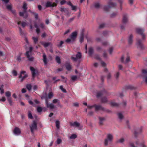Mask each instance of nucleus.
<instances>
[{"instance_id":"f8f14e48","label":"nucleus","mask_w":147,"mask_h":147,"mask_svg":"<svg viewBox=\"0 0 147 147\" xmlns=\"http://www.w3.org/2000/svg\"><path fill=\"white\" fill-rule=\"evenodd\" d=\"M14 134L16 136L20 135L21 133V131L18 127H15L13 130Z\"/></svg>"},{"instance_id":"c756f323","label":"nucleus","mask_w":147,"mask_h":147,"mask_svg":"<svg viewBox=\"0 0 147 147\" xmlns=\"http://www.w3.org/2000/svg\"><path fill=\"white\" fill-rule=\"evenodd\" d=\"M93 52L94 49L92 47H90L88 51V53L89 55H92L93 53Z\"/></svg>"},{"instance_id":"f257e3e1","label":"nucleus","mask_w":147,"mask_h":147,"mask_svg":"<svg viewBox=\"0 0 147 147\" xmlns=\"http://www.w3.org/2000/svg\"><path fill=\"white\" fill-rule=\"evenodd\" d=\"M136 30L137 33L141 35L142 37V40L138 38L136 39V45L138 48L142 49L144 48L142 41L145 39V35L144 33V30L142 28H138L136 29Z\"/></svg>"},{"instance_id":"6e6d98bb","label":"nucleus","mask_w":147,"mask_h":147,"mask_svg":"<svg viewBox=\"0 0 147 147\" xmlns=\"http://www.w3.org/2000/svg\"><path fill=\"white\" fill-rule=\"evenodd\" d=\"M105 24H100L99 26V28H103L104 26H105Z\"/></svg>"},{"instance_id":"58836bf2","label":"nucleus","mask_w":147,"mask_h":147,"mask_svg":"<svg viewBox=\"0 0 147 147\" xmlns=\"http://www.w3.org/2000/svg\"><path fill=\"white\" fill-rule=\"evenodd\" d=\"M5 96L8 98H10L11 95V92L9 91H7L5 92Z\"/></svg>"},{"instance_id":"864d4df0","label":"nucleus","mask_w":147,"mask_h":147,"mask_svg":"<svg viewBox=\"0 0 147 147\" xmlns=\"http://www.w3.org/2000/svg\"><path fill=\"white\" fill-rule=\"evenodd\" d=\"M8 101L11 105H12V102L11 98H7Z\"/></svg>"},{"instance_id":"de8ad7c7","label":"nucleus","mask_w":147,"mask_h":147,"mask_svg":"<svg viewBox=\"0 0 147 147\" xmlns=\"http://www.w3.org/2000/svg\"><path fill=\"white\" fill-rule=\"evenodd\" d=\"M94 58L98 60H100L101 58L99 55L98 54L95 55H94Z\"/></svg>"},{"instance_id":"7ed1b4c3","label":"nucleus","mask_w":147,"mask_h":147,"mask_svg":"<svg viewBox=\"0 0 147 147\" xmlns=\"http://www.w3.org/2000/svg\"><path fill=\"white\" fill-rule=\"evenodd\" d=\"M22 8L24 9L23 12H19V16H22L24 18H26L28 16V13L27 11V10L28 7H27V4L26 3H24Z\"/></svg>"},{"instance_id":"7c9ffc66","label":"nucleus","mask_w":147,"mask_h":147,"mask_svg":"<svg viewBox=\"0 0 147 147\" xmlns=\"http://www.w3.org/2000/svg\"><path fill=\"white\" fill-rule=\"evenodd\" d=\"M26 87L28 91H30L32 89V86L31 84H28L26 85Z\"/></svg>"},{"instance_id":"a211bd4d","label":"nucleus","mask_w":147,"mask_h":147,"mask_svg":"<svg viewBox=\"0 0 147 147\" xmlns=\"http://www.w3.org/2000/svg\"><path fill=\"white\" fill-rule=\"evenodd\" d=\"M30 69L32 73V76L33 78H34L36 75V70L32 67H30Z\"/></svg>"},{"instance_id":"8fccbe9b","label":"nucleus","mask_w":147,"mask_h":147,"mask_svg":"<svg viewBox=\"0 0 147 147\" xmlns=\"http://www.w3.org/2000/svg\"><path fill=\"white\" fill-rule=\"evenodd\" d=\"M6 8L9 11L11 10V9H12L11 5H7L6 6Z\"/></svg>"},{"instance_id":"338daca9","label":"nucleus","mask_w":147,"mask_h":147,"mask_svg":"<svg viewBox=\"0 0 147 147\" xmlns=\"http://www.w3.org/2000/svg\"><path fill=\"white\" fill-rule=\"evenodd\" d=\"M71 7L72 10H76V6H74L72 5Z\"/></svg>"},{"instance_id":"37998d69","label":"nucleus","mask_w":147,"mask_h":147,"mask_svg":"<svg viewBox=\"0 0 147 147\" xmlns=\"http://www.w3.org/2000/svg\"><path fill=\"white\" fill-rule=\"evenodd\" d=\"M53 103L54 104H55L57 103L58 105L59 104V100L57 99H55L53 100Z\"/></svg>"},{"instance_id":"f03ea898","label":"nucleus","mask_w":147,"mask_h":147,"mask_svg":"<svg viewBox=\"0 0 147 147\" xmlns=\"http://www.w3.org/2000/svg\"><path fill=\"white\" fill-rule=\"evenodd\" d=\"M77 35V33L76 32H72L69 36V38L67 39L65 41L69 44H73L74 42L75 41L76 39Z\"/></svg>"},{"instance_id":"69168bd1","label":"nucleus","mask_w":147,"mask_h":147,"mask_svg":"<svg viewBox=\"0 0 147 147\" xmlns=\"http://www.w3.org/2000/svg\"><path fill=\"white\" fill-rule=\"evenodd\" d=\"M13 74L14 76H17V72L15 70L13 71Z\"/></svg>"},{"instance_id":"20e7f679","label":"nucleus","mask_w":147,"mask_h":147,"mask_svg":"<svg viewBox=\"0 0 147 147\" xmlns=\"http://www.w3.org/2000/svg\"><path fill=\"white\" fill-rule=\"evenodd\" d=\"M82 55L80 52H78L76 55H73L71 56V59L74 62H77L78 61H80L82 58Z\"/></svg>"},{"instance_id":"603ef678","label":"nucleus","mask_w":147,"mask_h":147,"mask_svg":"<svg viewBox=\"0 0 147 147\" xmlns=\"http://www.w3.org/2000/svg\"><path fill=\"white\" fill-rule=\"evenodd\" d=\"M77 78V76H73L71 77V79L72 80L75 81Z\"/></svg>"},{"instance_id":"052dcab7","label":"nucleus","mask_w":147,"mask_h":147,"mask_svg":"<svg viewBox=\"0 0 147 147\" xmlns=\"http://www.w3.org/2000/svg\"><path fill=\"white\" fill-rule=\"evenodd\" d=\"M61 142V140L59 139H58L57 141V144H60Z\"/></svg>"},{"instance_id":"9d476101","label":"nucleus","mask_w":147,"mask_h":147,"mask_svg":"<svg viewBox=\"0 0 147 147\" xmlns=\"http://www.w3.org/2000/svg\"><path fill=\"white\" fill-rule=\"evenodd\" d=\"M57 4L55 3H53L50 1H47L46 3L45 6L46 7H53L57 6Z\"/></svg>"},{"instance_id":"f3484780","label":"nucleus","mask_w":147,"mask_h":147,"mask_svg":"<svg viewBox=\"0 0 147 147\" xmlns=\"http://www.w3.org/2000/svg\"><path fill=\"white\" fill-rule=\"evenodd\" d=\"M128 41L129 45L132 44L133 42V36L132 34H130L129 36Z\"/></svg>"},{"instance_id":"aec40b11","label":"nucleus","mask_w":147,"mask_h":147,"mask_svg":"<svg viewBox=\"0 0 147 147\" xmlns=\"http://www.w3.org/2000/svg\"><path fill=\"white\" fill-rule=\"evenodd\" d=\"M65 66L67 70L69 71L71 69V66L69 63H66Z\"/></svg>"},{"instance_id":"dca6fc26","label":"nucleus","mask_w":147,"mask_h":147,"mask_svg":"<svg viewBox=\"0 0 147 147\" xmlns=\"http://www.w3.org/2000/svg\"><path fill=\"white\" fill-rule=\"evenodd\" d=\"M128 22V20L127 15L126 14H124L122 20L123 23L124 24H126Z\"/></svg>"},{"instance_id":"ddd939ff","label":"nucleus","mask_w":147,"mask_h":147,"mask_svg":"<svg viewBox=\"0 0 147 147\" xmlns=\"http://www.w3.org/2000/svg\"><path fill=\"white\" fill-rule=\"evenodd\" d=\"M25 55L26 56L27 58H28V61H33L34 57L31 56H30L29 54V51H27Z\"/></svg>"},{"instance_id":"a19ab883","label":"nucleus","mask_w":147,"mask_h":147,"mask_svg":"<svg viewBox=\"0 0 147 147\" xmlns=\"http://www.w3.org/2000/svg\"><path fill=\"white\" fill-rule=\"evenodd\" d=\"M130 61V60L129 57L128 56H127L126 59L125 61L124 62V63L125 64H126L128 63Z\"/></svg>"},{"instance_id":"9b49d317","label":"nucleus","mask_w":147,"mask_h":147,"mask_svg":"<svg viewBox=\"0 0 147 147\" xmlns=\"http://www.w3.org/2000/svg\"><path fill=\"white\" fill-rule=\"evenodd\" d=\"M142 130L141 127L137 128L134 130V135L136 138H137L138 135L142 132Z\"/></svg>"},{"instance_id":"a18cd8bd","label":"nucleus","mask_w":147,"mask_h":147,"mask_svg":"<svg viewBox=\"0 0 147 147\" xmlns=\"http://www.w3.org/2000/svg\"><path fill=\"white\" fill-rule=\"evenodd\" d=\"M77 137V136L75 134H73L69 137L71 139H75Z\"/></svg>"},{"instance_id":"79ce46f5","label":"nucleus","mask_w":147,"mask_h":147,"mask_svg":"<svg viewBox=\"0 0 147 147\" xmlns=\"http://www.w3.org/2000/svg\"><path fill=\"white\" fill-rule=\"evenodd\" d=\"M32 39L33 40L35 44H36L38 42V38H37L33 37Z\"/></svg>"},{"instance_id":"4468645a","label":"nucleus","mask_w":147,"mask_h":147,"mask_svg":"<svg viewBox=\"0 0 147 147\" xmlns=\"http://www.w3.org/2000/svg\"><path fill=\"white\" fill-rule=\"evenodd\" d=\"M99 119V124L100 125H102L103 124V122L106 120V118L105 117H98Z\"/></svg>"},{"instance_id":"6ab92c4d","label":"nucleus","mask_w":147,"mask_h":147,"mask_svg":"<svg viewBox=\"0 0 147 147\" xmlns=\"http://www.w3.org/2000/svg\"><path fill=\"white\" fill-rule=\"evenodd\" d=\"M108 4L110 6V8L114 7L117 6L116 3H113L111 1H109L108 2Z\"/></svg>"},{"instance_id":"c9c22d12","label":"nucleus","mask_w":147,"mask_h":147,"mask_svg":"<svg viewBox=\"0 0 147 147\" xmlns=\"http://www.w3.org/2000/svg\"><path fill=\"white\" fill-rule=\"evenodd\" d=\"M53 96V93L52 92H49L48 94V98L50 99Z\"/></svg>"},{"instance_id":"0e129e2a","label":"nucleus","mask_w":147,"mask_h":147,"mask_svg":"<svg viewBox=\"0 0 147 147\" xmlns=\"http://www.w3.org/2000/svg\"><path fill=\"white\" fill-rule=\"evenodd\" d=\"M75 18V16L73 17L72 18H70L69 20V22H71L73 21Z\"/></svg>"},{"instance_id":"4be33fe9","label":"nucleus","mask_w":147,"mask_h":147,"mask_svg":"<svg viewBox=\"0 0 147 147\" xmlns=\"http://www.w3.org/2000/svg\"><path fill=\"white\" fill-rule=\"evenodd\" d=\"M34 26L36 28V31L38 34H39L40 32V30L39 28V26L36 22H35Z\"/></svg>"},{"instance_id":"bf43d9fd","label":"nucleus","mask_w":147,"mask_h":147,"mask_svg":"<svg viewBox=\"0 0 147 147\" xmlns=\"http://www.w3.org/2000/svg\"><path fill=\"white\" fill-rule=\"evenodd\" d=\"M113 48L112 47H111L110 48L109 50V54H110L111 55L112 54V52L113 51Z\"/></svg>"},{"instance_id":"473e14b6","label":"nucleus","mask_w":147,"mask_h":147,"mask_svg":"<svg viewBox=\"0 0 147 147\" xmlns=\"http://www.w3.org/2000/svg\"><path fill=\"white\" fill-rule=\"evenodd\" d=\"M100 4L97 2L95 3L94 4V6L96 9H98L100 7Z\"/></svg>"},{"instance_id":"6e6552de","label":"nucleus","mask_w":147,"mask_h":147,"mask_svg":"<svg viewBox=\"0 0 147 147\" xmlns=\"http://www.w3.org/2000/svg\"><path fill=\"white\" fill-rule=\"evenodd\" d=\"M59 10L62 13H64L65 16H69L70 13L69 11V9L65 7H61L59 8Z\"/></svg>"},{"instance_id":"ea45409f","label":"nucleus","mask_w":147,"mask_h":147,"mask_svg":"<svg viewBox=\"0 0 147 147\" xmlns=\"http://www.w3.org/2000/svg\"><path fill=\"white\" fill-rule=\"evenodd\" d=\"M28 116L29 118L31 119H32L33 118L32 114H31V112L30 111L28 112Z\"/></svg>"},{"instance_id":"680f3d73","label":"nucleus","mask_w":147,"mask_h":147,"mask_svg":"<svg viewBox=\"0 0 147 147\" xmlns=\"http://www.w3.org/2000/svg\"><path fill=\"white\" fill-rule=\"evenodd\" d=\"M40 27L42 29H43L44 28L45 26L43 23H40Z\"/></svg>"},{"instance_id":"0eeeda50","label":"nucleus","mask_w":147,"mask_h":147,"mask_svg":"<svg viewBox=\"0 0 147 147\" xmlns=\"http://www.w3.org/2000/svg\"><path fill=\"white\" fill-rule=\"evenodd\" d=\"M28 75L26 74V72L25 71H22L20 73L19 78H21V81L22 82L26 78L28 77Z\"/></svg>"},{"instance_id":"774afa93","label":"nucleus","mask_w":147,"mask_h":147,"mask_svg":"<svg viewBox=\"0 0 147 147\" xmlns=\"http://www.w3.org/2000/svg\"><path fill=\"white\" fill-rule=\"evenodd\" d=\"M22 26L23 28H24L26 25V23L25 22H23L21 23Z\"/></svg>"},{"instance_id":"a878e982","label":"nucleus","mask_w":147,"mask_h":147,"mask_svg":"<svg viewBox=\"0 0 147 147\" xmlns=\"http://www.w3.org/2000/svg\"><path fill=\"white\" fill-rule=\"evenodd\" d=\"M101 102L102 103H107L108 101V100L106 97H102L101 98Z\"/></svg>"},{"instance_id":"393cba45","label":"nucleus","mask_w":147,"mask_h":147,"mask_svg":"<svg viewBox=\"0 0 147 147\" xmlns=\"http://www.w3.org/2000/svg\"><path fill=\"white\" fill-rule=\"evenodd\" d=\"M142 75L143 77L147 76V69H143L142 70Z\"/></svg>"},{"instance_id":"09e8293b","label":"nucleus","mask_w":147,"mask_h":147,"mask_svg":"<svg viewBox=\"0 0 147 147\" xmlns=\"http://www.w3.org/2000/svg\"><path fill=\"white\" fill-rule=\"evenodd\" d=\"M19 28L20 34L22 36H23L24 35V34L22 29L20 27H19Z\"/></svg>"},{"instance_id":"4c0bfd02","label":"nucleus","mask_w":147,"mask_h":147,"mask_svg":"<svg viewBox=\"0 0 147 147\" xmlns=\"http://www.w3.org/2000/svg\"><path fill=\"white\" fill-rule=\"evenodd\" d=\"M118 14L117 12H113L112 13L110 16L111 18H114L117 16Z\"/></svg>"},{"instance_id":"3c124183","label":"nucleus","mask_w":147,"mask_h":147,"mask_svg":"<svg viewBox=\"0 0 147 147\" xmlns=\"http://www.w3.org/2000/svg\"><path fill=\"white\" fill-rule=\"evenodd\" d=\"M37 110L38 112L40 113L42 111V108L41 107H38L37 108Z\"/></svg>"},{"instance_id":"cd10ccee","label":"nucleus","mask_w":147,"mask_h":147,"mask_svg":"<svg viewBox=\"0 0 147 147\" xmlns=\"http://www.w3.org/2000/svg\"><path fill=\"white\" fill-rule=\"evenodd\" d=\"M125 89H130L131 90H133L135 89H136V88H135L133 86L129 85L126 86L125 87Z\"/></svg>"},{"instance_id":"bb28decb","label":"nucleus","mask_w":147,"mask_h":147,"mask_svg":"<svg viewBox=\"0 0 147 147\" xmlns=\"http://www.w3.org/2000/svg\"><path fill=\"white\" fill-rule=\"evenodd\" d=\"M43 61L45 64L46 65L47 63L46 55L45 53H43Z\"/></svg>"},{"instance_id":"e433bc0d","label":"nucleus","mask_w":147,"mask_h":147,"mask_svg":"<svg viewBox=\"0 0 147 147\" xmlns=\"http://www.w3.org/2000/svg\"><path fill=\"white\" fill-rule=\"evenodd\" d=\"M103 94L102 91H100L97 92L96 95V97L97 98L100 97Z\"/></svg>"},{"instance_id":"39448f33","label":"nucleus","mask_w":147,"mask_h":147,"mask_svg":"<svg viewBox=\"0 0 147 147\" xmlns=\"http://www.w3.org/2000/svg\"><path fill=\"white\" fill-rule=\"evenodd\" d=\"M113 139V136L112 134H107V138L105 140L104 144L105 146L108 145V143H111Z\"/></svg>"},{"instance_id":"1a4fd4ad","label":"nucleus","mask_w":147,"mask_h":147,"mask_svg":"<svg viewBox=\"0 0 147 147\" xmlns=\"http://www.w3.org/2000/svg\"><path fill=\"white\" fill-rule=\"evenodd\" d=\"M31 131L32 133H34V130L37 129V123L36 121H34L31 126L30 127Z\"/></svg>"},{"instance_id":"13d9d810","label":"nucleus","mask_w":147,"mask_h":147,"mask_svg":"<svg viewBox=\"0 0 147 147\" xmlns=\"http://www.w3.org/2000/svg\"><path fill=\"white\" fill-rule=\"evenodd\" d=\"M119 72H117L115 75V76L116 79H117L119 76Z\"/></svg>"},{"instance_id":"5701e85b","label":"nucleus","mask_w":147,"mask_h":147,"mask_svg":"<svg viewBox=\"0 0 147 147\" xmlns=\"http://www.w3.org/2000/svg\"><path fill=\"white\" fill-rule=\"evenodd\" d=\"M117 115L118 118L120 120H121L124 118V116L121 112H119L117 114Z\"/></svg>"},{"instance_id":"72a5a7b5","label":"nucleus","mask_w":147,"mask_h":147,"mask_svg":"<svg viewBox=\"0 0 147 147\" xmlns=\"http://www.w3.org/2000/svg\"><path fill=\"white\" fill-rule=\"evenodd\" d=\"M125 141V139L124 138H122L118 140L117 142V143H123Z\"/></svg>"},{"instance_id":"412c9836","label":"nucleus","mask_w":147,"mask_h":147,"mask_svg":"<svg viewBox=\"0 0 147 147\" xmlns=\"http://www.w3.org/2000/svg\"><path fill=\"white\" fill-rule=\"evenodd\" d=\"M70 125L71 126H76L77 127H78L80 126V124L76 121L74 122V123H70Z\"/></svg>"},{"instance_id":"49530a36","label":"nucleus","mask_w":147,"mask_h":147,"mask_svg":"<svg viewBox=\"0 0 147 147\" xmlns=\"http://www.w3.org/2000/svg\"><path fill=\"white\" fill-rule=\"evenodd\" d=\"M50 44V43L49 42H45L43 44V45L45 47H47L49 46Z\"/></svg>"},{"instance_id":"5fc2aeb1","label":"nucleus","mask_w":147,"mask_h":147,"mask_svg":"<svg viewBox=\"0 0 147 147\" xmlns=\"http://www.w3.org/2000/svg\"><path fill=\"white\" fill-rule=\"evenodd\" d=\"M28 102L29 104L33 105V106L34 107H35V105L34 104L33 102L31 100H29L28 101Z\"/></svg>"},{"instance_id":"c03bdc74","label":"nucleus","mask_w":147,"mask_h":147,"mask_svg":"<svg viewBox=\"0 0 147 147\" xmlns=\"http://www.w3.org/2000/svg\"><path fill=\"white\" fill-rule=\"evenodd\" d=\"M59 88L61 90V91L64 93H66L67 92V91L64 88H63V86H60L59 87Z\"/></svg>"},{"instance_id":"2f4dec72","label":"nucleus","mask_w":147,"mask_h":147,"mask_svg":"<svg viewBox=\"0 0 147 147\" xmlns=\"http://www.w3.org/2000/svg\"><path fill=\"white\" fill-rule=\"evenodd\" d=\"M55 124L57 128L59 129L60 128V122L58 120H56L55 121Z\"/></svg>"},{"instance_id":"423d86ee","label":"nucleus","mask_w":147,"mask_h":147,"mask_svg":"<svg viewBox=\"0 0 147 147\" xmlns=\"http://www.w3.org/2000/svg\"><path fill=\"white\" fill-rule=\"evenodd\" d=\"M42 99L44 98L46 100V105L47 108H49L51 109H53L55 107L54 105L52 103L49 104L48 102V100H47V97L43 96L41 97Z\"/></svg>"},{"instance_id":"c85d7f7f","label":"nucleus","mask_w":147,"mask_h":147,"mask_svg":"<svg viewBox=\"0 0 147 147\" xmlns=\"http://www.w3.org/2000/svg\"><path fill=\"white\" fill-rule=\"evenodd\" d=\"M110 8V6L108 4V5H105L103 7L104 10L106 11H108Z\"/></svg>"},{"instance_id":"e2e57ef3","label":"nucleus","mask_w":147,"mask_h":147,"mask_svg":"<svg viewBox=\"0 0 147 147\" xmlns=\"http://www.w3.org/2000/svg\"><path fill=\"white\" fill-rule=\"evenodd\" d=\"M34 102L35 103V104H38L40 103V102L37 99H35L34 100Z\"/></svg>"},{"instance_id":"2eb2a0df","label":"nucleus","mask_w":147,"mask_h":147,"mask_svg":"<svg viewBox=\"0 0 147 147\" xmlns=\"http://www.w3.org/2000/svg\"><path fill=\"white\" fill-rule=\"evenodd\" d=\"M104 110V108L101 105H95V111H97L99 110H101L103 111Z\"/></svg>"},{"instance_id":"4d7b16f0","label":"nucleus","mask_w":147,"mask_h":147,"mask_svg":"<svg viewBox=\"0 0 147 147\" xmlns=\"http://www.w3.org/2000/svg\"><path fill=\"white\" fill-rule=\"evenodd\" d=\"M103 111H105L106 112L108 113H111V111L108 109H105L104 108V110Z\"/></svg>"},{"instance_id":"f704fd0d","label":"nucleus","mask_w":147,"mask_h":147,"mask_svg":"<svg viewBox=\"0 0 147 147\" xmlns=\"http://www.w3.org/2000/svg\"><path fill=\"white\" fill-rule=\"evenodd\" d=\"M55 60L57 63L59 64L61 63V59L59 57L57 56L55 58Z\"/></svg>"},{"instance_id":"b1692460","label":"nucleus","mask_w":147,"mask_h":147,"mask_svg":"<svg viewBox=\"0 0 147 147\" xmlns=\"http://www.w3.org/2000/svg\"><path fill=\"white\" fill-rule=\"evenodd\" d=\"M84 31L83 30L81 32L80 37V42H82L84 41Z\"/></svg>"}]
</instances>
